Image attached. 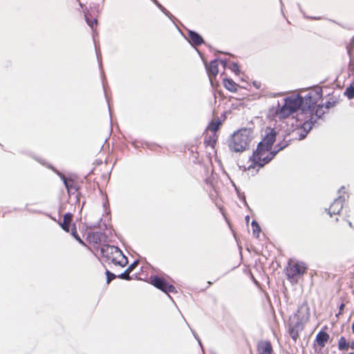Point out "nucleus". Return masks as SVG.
<instances>
[{"label": "nucleus", "mask_w": 354, "mask_h": 354, "mask_svg": "<svg viewBox=\"0 0 354 354\" xmlns=\"http://www.w3.org/2000/svg\"><path fill=\"white\" fill-rule=\"evenodd\" d=\"M348 354H354V353L351 352V353H348Z\"/></svg>", "instance_id": "59"}, {"label": "nucleus", "mask_w": 354, "mask_h": 354, "mask_svg": "<svg viewBox=\"0 0 354 354\" xmlns=\"http://www.w3.org/2000/svg\"><path fill=\"white\" fill-rule=\"evenodd\" d=\"M344 95L346 96L348 100L354 98V86L351 84L347 86L344 92Z\"/></svg>", "instance_id": "31"}, {"label": "nucleus", "mask_w": 354, "mask_h": 354, "mask_svg": "<svg viewBox=\"0 0 354 354\" xmlns=\"http://www.w3.org/2000/svg\"><path fill=\"white\" fill-rule=\"evenodd\" d=\"M250 216L249 215H246L245 217V220L246 221L247 223H249V221H250Z\"/></svg>", "instance_id": "53"}, {"label": "nucleus", "mask_w": 354, "mask_h": 354, "mask_svg": "<svg viewBox=\"0 0 354 354\" xmlns=\"http://www.w3.org/2000/svg\"><path fill=\"white\" fill-rule=\"evenodd\" d=\"M293 113L284 104L281 106L277 112V115L280 119H285Z\"/></svg>", "instance_id": "22"}, {"label": "nucleus", "mask_w": 354, "mask_h": 354, "mask_svg": "<svg viewBox=\"0 0 354 354\" xmlns=\"http://www.w3.org/2000/svg\"><path fill=\"white\" fill-rule=\"evenodd\" d=\"M299 330H295V329H293L292 327H289L288 326V333H289V335L291 337L292 339L296 342L298 337H299Z\"/></svg>", "instance_id": "34"}, {"label": "nucleus", "mask_w": 354, "mask_h": 354, "mask_svg": "<svg viewBox=\"0 0 354 354\" xmlns=\"http://www.w3.org/2000/svg\"><path fill=\"white\" fill-rule=\"evenodd\" d=\"M344 189V186H342V187L339 189V192H341V190H342V189Z\"/></svg>", "instance_id": "57"}, {"label": "nucleus", "mask_w": 354, "mask_h": 354, "mask_svg": "<svg viewBox=\"0 0 354 354\" xmlns=\"http://www.w3.org/2000/svg\"><path fill=\"white\" fill-rule=\"evenodd\" d=\"M278 132L274 128L267 127L265 129V135L261 141H260L256 149V152L268 151L272 149V146L276 141Z\"/></svg>", "instance_id": "2"}, {"label": "nucleus", "mask_w": 354, "mask_h": 354, "mask_svg": "<svg viewBox=\"0 0 354 354\" xmlns=\"http://www.w3.org/2000/svg\"><path fill=\"white\" fill-rule=\"evenodd\" d=\"M153 3L171 21L174 18V16L164 7L162 6L157 0H151Z\"/></svg>", "instance_id": "27"}, {"label": "nucleus", "mask_w": 354, "mask_h": 354, "mask_svg": "<svg viewBox=\"0 0 354 354\" xmlns=\"http://www.w3.org/2000/svg\"><path fill=\"white\" fill-rule=\"evenodd\" d=\"M303 99L305 102L308 101V102H315V106L317 104V100L313 98L310 93H308L305 96H304Z\"/></svg>", "instance_id": "40"}, {"label": "nucleus", "mask_w": 354, "mask_h": 354, "mask_svg": "<svg viewBox=\"0 0 354 354\" xmlns=\"http://www.w3.org/2000/svg\"><path fill=\"white\" fill-rule=\"evenodd\" d=\"M251 225L252 227L253 235L256 238H259V233L261 231V226L259 225V223L256 220H252V223H251Z\"/></svg>", "instance_id": "26"}, {"label": "nucleus", "mask_w": 354, "mask_h": 354, "mask_svg": "<svg viewBox=\"0 0 354 354\" xmlns=\"http://www.w3.org/2000/svg\"><path fill=\"white\" fill-rule=\"evenodd\" d=\"M297 321L295 323H289L288 326L292 327L293 329L297 330L299 331H301L304 329V324L306 323V322L299 319L296 318Z\"/></svg>", "instance_id": "24"}, {"label": "nucleus", "mask_w": 354, "mask_h": 354, "mask_svg": "<svg viewBox=\"0 0 354 354\" xmlns=\"http://www.w3.org/2000/svg\"><path fill=\"white\" fill-rule=\"evenodd\" d=\"M353 42H354V37H353Z\"/></svg>", "instance_id": "60"}, {"label": "nucleus", "mask_w": 354, "mask_h": 354, "mask_svg": "<svg viewBox=\"0 0 354 354\" xmlns=\"http://www.w3.org/2000/svg\"><path fill=\"white\" fill-rule=\"evenodd\" d=\"M290 140H285V139L283 138V140L279 142L274 146V148L277 149L278 150V151L279 152V151H282L283 149H286L290 145Z\"/></svg>", "instance_id": "33"}, {"label": "nucleus", "mask_w": 354, "mask_h": 354, "mask_svg": "<svg viewBox=\"0 0 354 354\" xmlns=\"http://www.w3.org/2000/svg\"><path fill=\"white\" fill-rule=\"evenodd\" d=\"M337 100H333V101H327L325 102L324 105V106L326 109H329L333 106H335L337 104Z\"/></svg>", "instance_id": "42"}, {"label": "nucleus", "mask_w": 354, "mask_h": 354, "mask_svg": "<svg viewBox=\"0 0 354 354\" xmlns=\"http://www.w3.org/2000/svg\"><path fill=\"white\" fill-rule=\"evenodd\" d=\"M315 122L313 117L311 116L310 118L305 120L301 124V128L302 131L299 133V140H304L308 133L311 130L313 126H315Z\"/></svg>", "instance_id": "13"}, {"label": "nucleus", "mask_w": 354, "mask_h": 354, "mask_svg": "<svg viewBox=\"0 0 354 354\" xmlns=\"http://www.w3.org/2000/svg\"><path fill=\"white\" fill-rule=\"evenodd\" d=\"M297 6H298V8H299V9L300 12H301V13H303L304 17L305 18H306V19H313V20H318V19H320V17H310V16H307V15L305 14V12L303 11V10H302V8H301V6L300 3H297Z\"/></svg>", "instance_id": "44"}, {"label": "nucleus", "mask_w": 354, "mask_h": 354, "mask_svg": "<svg viewBox=\"0 0 354 354\" xmlns=\"http://www.w3.org/2000/svg\"><path fill=\"white\" fill-rule=\"evenodd\" d=\"M249 161H251L252 162V164L250 165L248 168H245L244 167V170H246V169H253L256 166H257V157L255 156L254 158H252V155L249 158Z\"/></svg>", "instance_id": "39"}, {"label": "nucleus", "mask_w": 354, "mask_h": 354, "mask_svg": "<svg viewBox=\"0 0 354 354\" xmlns=\"http://www.w3.org/2000/svg\"><path fill=\"white\" fill-rule=\"evenodd\" d=\"M72 217H73L72 213L66 212L64 215L62 222L59 223V224L61 226V227L62 228V230H64L66 232H70Z\"/></svg>", "instance_id": "16"}, {"label": "nucleus", "mask_w": 354, "mask_h": 354, "mask_svg": "<svg viewBox=\"0 0 354 354\" xmlns=\"http://www.w3.org/2000/svg\"><path fill=\"white\" fill-rule=\"evenodd\" d=\"M221 126V120H217L216 121L212 120L209 123L207 128L210 131L215 132V131H218L220 129Z\"/></svg>", "instance_id": "32"}, {"label": "nucleus", "mask_w": 354, "mask_h": 354, "mask_svg": "<svg viewBox=\"0 0 354 354\" xmlns=\"http://www.w3.org/2000/svg\"><path fill=\"white\" fill-rule=\"evenodd\" d=\"M218 59V62H219L223 67L224 68H228L229 66H227V63H228V60L227 59Z\"/></svg>", "instance_id": "45"}, {"label": "nucleus", "mask_w": 354, "mask_h": 354, "mask_svg": "<svg viewBox=\"0 0 354 354\" xmlns=\"http://www.w3.org/2000/svg\"><path fill=\"white\" fill-rule=\"evenodd\" d=\"M235 189H236V193H237V195H238V197L239 198V199L241 200L246 206H248L245 196L244 195V194L241 193L237 187H235Z\"/></svg>", "instance_id": "43"}, {"label": "nucleus", "mask_w": 354, "mask_h": 354, "mask_svg": "<svg viewBox=\"0 0 354 354\" xmlns=\"http://www.w3.org/2000/svg\"><path fill=\"white\" fill-rule=\"evenodd\" d=\"M323 107H324V105L322 104H318V105L316 104L314 106V108L312 109V111H310V112H312V114H308L307 116L306 117L305 120L310 118L312 116V117H313L314 120H315V124L319 125V120H323L322 117L325 113V111L323 110Z\"/></svg>", "instance_id": "12"}, {"label": "nucleus", "mask_w": 354, "mask_h": 354, "mask_svg": "<svg viewBox=\"0 0 354 354\" xmlns=\"http://www.w3.org/2000/svg\"><path fill=\"white\" fill-rule=\"evenodd\" d=\"M150 283L156 288L160 290L163 292L168 294L169 292H176V288L169 284L165 279L157 275L151 276Z\"/></svg>", "instance_id": "4"}, {"label": "nucleus", "mask_w": 354, "mask_h": 354, "mask_svg": "<svg viewBox=\"0 0 354 354\" xmlns=\"http://www.w3.org/2000/svg\"><path fill=\"white\" fill-rule=\"evenodd\" d=\"M108 240V236L104 233L102 232V236H100V244L102 243H105Z\"/></svg>", "instance_id": "46"}, {"label": "nucleus", "mask_w": 354, "mask_h": 354, "mask_svg": "<svg viewBox=\"0 0 354 354\" xmlns=\"http://www.w3.org/2000/svg\"><path fill=\"white\" fill-rule=\"evenodd\" d=\"M349 347L354 350V341L351 342L350 344H349Z\"/></svg>", "instance_id": "52"}, {"label": "nucleus", "mask_w": 354, "mask_h": 354, "mask_svg": "<svg viewBox=\"0 0 354 354\" xmlns=\"http://www.w3.org/2000/svg\"><path fill=\"white\" fill-rule=\"evenodd\" d=\"M301 101L300 94L295 96H288L284 99V104L292 112L299 111V102Z\"/></svg>", "instance_id": "11"}, {"label": "nucleus", "mask_w": 354, "mask_h": 354, "mask_svg": "<svg viewBox=\"0 0 354 354\" xmlns=\"http://www.w3.org/2000/svg\"><path fill=\"white\" fill-rule=\"evenodd\" d=\"M120 257H118V255H116L113 257H111L110 259H109V262L112 263L113 264H114L115 266H120V267H124L127 265L128 263V259L127 257L124 255V258H122V260H119L118 258Z\"/></svg>", "instance_id": "21"}, {"label": "nucleus", "mask_w": 354, "mask_h": 354, "mask_svg": "<svg viewBox=\"0 0 354 354\" xmlns=\"http://www.w3.org/2000/svg\"><path fill=\"white\" fill-rule=\"evenodd\" d=\"M251 129H241L234 132L229 142L230 149L234 152H242L250 148L253 137Z\"/></svg>", "instance_id": "1"}, {"label": "nucleus", "mask_w": 354, "mask_h": 354, "mask_svg": "<svg viewBox=\"0 0 354 354\" xmlns=\"http://www.w3.org/2000/svg\"><path fill=\"white\" fill-rule=\"evenodd\" d=\"M95 52H96V56H97V61H98V64H99V66L101 69V76H102V86H103V89H104V95H105V97L106 98H107L106 97V88H105V75H104V71H102V60H101V57H100V52H99V50L97 47V45L96 44H95ZM106 101L108 102V104H109V109L110 110V106H109V101H108V99H106Z\"/></svg>", "instance_id": "19"}, {"label": "nucleus", "mask_w": 354, "mask_h": 354, "mask_svg": "<svg viewBox=\"0 0 354 354\" xmlns=\"http://www.w3.org/2000/svg\"><path fill=\"white\" fill-rule=\"evenodd\" d=\"M310 317V308L306 302H304L301 306H299L297 310L294 313L292 318H299L306 322H307Z\"/></svg>", "instance_id": "9"}, {"label": "nucleus", "mask_w": 354, "mask_h": 354, "mask_svg": "<svg viewBox=\"0 0 354 354\" xmlns=\"http://www.w3.org/2000/svg\"><path fill=\"white\" fill-rule=\"evenodd\" d=\"M216 142V139L213 137L209 136L205 138L204 140V144L205 146H211L212 148L214 147Z\"/></svg>", "instance_id": "35"}, {"label": "nucleus", "mask_w": 354, "mask_h": 354, "mask_svg": "<svg viewBox=\"0 0 354 354\" xmlns=\"http://www.w3.org/2000/svg\"><path fill=\"white\" fill-rule=\"evenodd\" d=\"M349 342L346 341V339L342 336L338 341V349L339 351H346L349 347Z\"/></svg>", "instance_id": "25"}, {"label": "nucleus", "mask_w": 354, "mask_h": 354, "mask_svg": "<svg viewBox=\"0 0 354 354\" xmlns=\"http://www.w3.org/2000/svg\"><path fill=\"white\" fill-rule=\"evenodd\" d=\"M138 260L134 261L127 267V268L126 269V272H129V273L131 272L135 269V268L138 265Z\"/></svg>", "instance_id": "41"}, {"label": "nucleus", "mask_w": 354, "mask_h": 354, "mask_svg": "<svg viewBox=\"0 0 354 354\" xmlns=\"http://www.w3.org/2000/svg\"><path fill=\"white\" fill-rule=\"evenodd\" d=\"M129 272H126V270L120 274H118L117 277L118 279L129 281L133 279V277L129 274Z\"/></svg>", "instance_id": "38"}, {"label": "nucleus", "mask_w": 354, "mask_h": 354, "mask_svg": "<svg viewBox=\"0 0 354 354\" xmlns=\"http://www.w3.org/2000/svg\"><path fill=\"white\" fill-rule=\"evenodd\" d=\"M232 72H234L236 75H239L241 73V70L239 68V66L236 62H232L230 66H228Z\"/></svg>", "instance_id": "37"}, {"label": "nucleus", "mask_w": 354, "mask_h": 354, "mask_svg": "<svg viewBox=\"0 0 354 354\" xmlns=\"http://www.w3.org/2000/svg\"><path fill=\"white\" fill-rule=\"evenodd\" d=\"M345 198L342 196H339L336 199L334 200L333 203L330 205L328 209H326V212L332 216L333 214H339L340 211L343 208V203Z\"/></svg>", "instance_id": "10"}, {"label": "nucleus", "mask_w": 354, "mask_h": 354, "mask_svg": "<svg viewBox=\"0 0 354 354\" xmlns=\"http://www.w3.org/2000/svg\"><path fill=\"white\" fill-rule=\"evenodd\" d=\"M259 354H271L273 351L272 346L269 341H261L257 344Z\"/></svg>", "instance_id": "14"}, {"label": "nucleus", "mask_w": 354, "mask_h": 354, "mask_svg": "<svg viewBox=\"0 0 354 354\" xmlns=\"http://www.w3.org/2000/svg\"><path fill=\"white\" fill-rule=\"evenodd\" d=\"M100 236H102V232H89L87 235V239L95 243L100 244Z\"/></svg>", "instance_id": "23"}, {"label": "nucleus", "mask_w": 354, "mask_h": 354, "mask_svg": "<svg viewBox=\"0 0 354 354\" xmlns=\"http://www.w3.org/2000/svg\"><path fill=\"white\" fill-rule=\"evenodd\" d=\"M84 19L88 26L93 30L94 26L97 25V20L95 18H93L90 15L85 13Z\"/></svg>", "instance_id": "30"}, {"label": "nucleus", "mask_w": 354, "mask_h": 354, "mask_svg": "<svg viewBox=\"0 0 354 354\" xmlns=\"http://www.w3.org/2000/svg\"><path fill=\"white\" fill-rule=\"evenodd\" d=\"M344 306H345L344 304L342 303L340 304V306L339 307V313H338V314H336V316H338V315L342 313V311L343 310Z\"/></svg>", "instance_id": "50"}, {"label": "nucleus", "mask_w": 354, "mask_h": 354, "mask_svg": "<svg viewBox=\"0 0 354 354\" xmlns=\"http://www.w3.org/2000/svg\"><path fill=\"white\" fill-rule=\"evenodd\" d=\"M315 94L319 95V97H321V96H322V91L320 90L319 93L316 92Z\"/></svg>", "instance_id": "55"}, {"label": "nucleus", "mask_w": 354, "mask_h": 354, "mask_svg": "<svg viewBox=\"0 0 354 354\" xmlns=\"http://www.w3.org/2000/svg\"><path fill=\"white\" fill-rule=\"evenodd\" d=\"M194 337L196 338V339L198 341L199 345L201 346V347L203 348V346H202V343H201V339H199L198 335L194 331V330H192Z\"/></svg>", "instance_id": "48"}, {"label": "nucleus", "mask_w": 354, "mask_h": 354, "mask_svg": "<svg viewBox=\"0 0 354 354\" xmlns=\"http://www.w3.org/2000/svg\"><path fill=\"white\" fill-rule=\"evenodd\" d=\"M100 253L105 259L104 261L107 263H109V259L111 257L116 255L121 257V258H124V254L118 246L111 245L109 244H102L100 248Z\"/></svg>", "instance_id": "5"}, {"label": "nucleus", "mask_w": 354, "mask_h": 354, "mask_svg": "<svg viewBox=\"0 0 354 354\" xmlns=\"http://www.w3.org/2000/svg\"><path fill=\"white\" fill-rule=\"evenodd\" d=\"M105 274H106V283L107 284H109L111 281H113L115 278H118L116 274H115L114 273L111 272L110 270H109L107 269L105 271Z\"/></svg>", "instance_id": "36"}, {"label": "nucleus", "mask_w": 354, "mask_h": 354, "mask_svg": "<svg viewBox=\"0 0 354 354\" xmlns=\"http://www.w3.org/2000/svg\"><path fill=\"white\" fill-rule=\"evenodd\" d=\"M301 101L299 102V113L297 114V120H303L306 119L308 114H312V109L315 106V102H308L304 101L303 96L300 95Z\"/></svg>", "instance_id": "7"}, {"label": "nucleus", "mask_w": 354, "mask_h": 354, "mask_svg": "<svg viewBox=\"0 0 354 354\" xmlns=\"http://www.w3.org/2000/svg\"><path fill=\"white\" fill-rule=\"evenodd\" d=\"M184 37L194 48L201 46L202 44H205L203 37L198 32L193 30H188L187 37L185 36H184Z\"/></svg>", "instance_id": "8"}, {"label": "nucleus", "mask_w": 354, "mask_h": 354, "mask_svg": "<svg viewBox=\"0 0 354 354\" xmlns=\"http://www.w3.org/2000/svg\"><path fill=\"white\" fill-rule=\"evenodd\" d=\"M252 85L257 88V89H259L261 88V84L260 82H258V81H253L252 82Z\"/></svg>", "instance_id": "49"}, {"label": "nucleus", "mask_w": 354, "mask_h": 354, "mask_svg": "<svg viewBox=\"0 0 354 354\" xmlns=\"http://www.w3.org/2000/svg\"><path fill=\"white\" fill-rule=\"evenodd\" d=\"M153 3L171 21L174 18V16L164 7L162 6L157 0H151Z\"/></svg>", "instance_id": "28"}, {"label": "nucleus", "mask_w": 354, "mask_h": 354, "mask_svg": "<svg viewBox=\"0 0 354 354\" xmlns=\"http://www.w3.org/2000/svg\"><path fill=\"white\" fill-rule=\"evenodd\" d=\"M48 168L52 169L55 174H57L59 176L69 195L73 194L77 191V187L72 178H66L63 174L59 171L52 165H49Z\"/></svg>", "instance_id": "6"}, {"label": "nucleus", "mask_w": 354, "mask_h": 354, "mask_svg": "<svg viewBox=\"0 0 354 354\" xmlns=\"http://www.w3.org/2000/svg\"><path fill=\"white\" fill-rule=\"evenodd\" d=\"M205 68L207 75H209V78L212 75L216 76L217 75L218 73V59H215L214 60H212L209 65H205Z\"/></svg>", "instance_id": "15"}, {"label": "nucleus", "mask_w": 354, "mask_h": 354, "mask_svg": "<svg viewBox=\"0 0 354 354\" xmlns=\"http://www.w3.org/2000/svg\"><path fill=\"white\" fill-rule=\"evenodd\" d=\"M269 151V153L270 154V156H272L274 158L275 156L279 153L278 150L274 147V149H270Z\"/></svg>", "instance_id": "47"}, {"label": "nucleus", "mask_w": 354, "mask_h": 354, "mask_svg": "<svg viewBox=\"0 0 354 354\" xmlns=\"http://www.w3.org/2000/svg\"><path fill=\"white\" fill-rule=\"evenodd\" d=\"M93 169H92V170H91L88 174V175H89V174H91V173H93Z\"/></svg>", "instance_id": "58"}, {"label": "nucleus", "mask_w": 354, "mask_h": 354, "mask_svg": "<svg viewBox=\"0 0 354 354\" xmlns=\"http://www.w3.org/2000/svg\"><path fill=\"white\" fill-rule=\"evenodd\" d=\"M307 269V266L302 261H297L293 264L289 263L286 268L287 278L291 283H296L298 279L306 272Z\"/></svg>", "instance_id": "3"}, {"label": "nucleus", "mask_w": 354, "mask_h": 354, "mask_svg": "<svg viewBox=\"0 0 354 354\" xmlns=\"http://www.w3.org/2000/svg\"><path fill=\"white\" fill-rule=\"evenodd\" d=\"M266 158H269V160H270V162L274 159L272 158V156H270V154L268 153L267 156H266Z\"/></svg>", "instance_id": "54"}, {"label": "nucleus", "mask_w": 354, "mask_h": 354, "mask_svg": "<svg viewBox=\"0 0 354 354\" xmlns=\"http://www.w3.org/2000/svg\"><path fill=\"white\" fill-rule=\"evenodd\" d=\"M266 151H261V152H256V150L253 151L252 153V158L255 156L257 157V167L259 168L263 167L265 165L268 164L270 162V160L269 158H266V156L261 158L262 156L265 154Z\"/></svg>", "instance_id": "17"}, {"label": "nucleus", "mask_w": 354, "mask_h": 354, "mask_svg": "<svg viewBox=\"0 0 354 354\" xmlns=\"http://www.w3.org/2000/svg\"><path fill=\"white\" fill-rule=\"evenodd\" d=\"M348 225H349L351 227H353L352 222L348 221Z\"/></svg>", "instance_id": "56"}, {"label": "nucleus", "mask_w": 354, "mask_h": 354, "mask_svg": "<svg viewBox=\"0 0 354 354\" xmlns=\"http://www.w3.org/2000/svg\"><path fill=\"white\" fill-rule=\"evenodd\" d=\"M328 339L329 335L322 330L317 334L315 341L320 347L323 348L325 346Z\"/></svg>", "instance_id": "18"}, {"label": "nucleus", "mask_w": 354, "mask_h": 354, "mask_svg": "<svg viewBox=\"0 0 354 354\" xmlns=\"http://www.w3.org/2000/svg\"><path fill=\"white\" fill-rule=\"evenodd\" d=\"M71 234L73 236V237L79 243H80L81 245H84L85 243L83 241V240L81 239V237L80 236V235L77 234V230H76V227H75V224L73 223L72 225V227H71Z\"/></svg>", "instance_id": "29"}, {"label": "nucleus", "mask_w": 354, "mask_h": 354, "mask_svg": "<svg viewBox=\"0 0 354 354\" xmlns=\"http://www.w3.org/2000/svg\"><path fill=\"white\" fill-rule=\"evenodd\" d=\"M223 86L229 91L235 93L237 91V84L231 78H224L223 80Z\"/></svg>", "instance_id": "20"}, {"label": "nucleus", "mask_w": 354, "mask_h": 354, "mask_svg": "<svg viewBox=\"0 0 354 354\" xmlns=\"http://www.w3.org/2000/svg\"><path fill=\"white\" fill-rule=\"evenodd\" d=\"M131 144L132 145V146H133L135 148H138V145L136 144V140H132L131 141Z\"/></svg>", "instance_id": "51"}]
</instances>
